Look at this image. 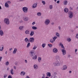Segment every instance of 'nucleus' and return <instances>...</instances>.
Segmentation results:
<instances>
[{
    "label": "nucleus",
    "instance_id": "obj_26",
    "mask_svg": "<svg viewBox=\"0 0 78 78\" xmlns=\"http://www.w3.org/2000/svg\"><path fill=\"white\" fill-rule=\"evenodd\" d=\"M64 11L65 12H67L69 11V10L67 8H65L64 9Z\"/></svg>",
    "mask_w": 78,
    "mask_h": 78
},
{
    "label": "nucleus",
    "instance_id": "obj_9",
    "mask_svg": "<svg viewBox=\"0 0 78 78\" xmlns=\"http://www.w3.org/2000/svg\"><path fill=\"white\" fill-rule=\"evenodd\" d=\"M34 41V38L33 37H31L29 39V42H31V43H33Z\"/></svg>",
    "mask_w": 78,
    "mask_h": 78
},
{
    "label": "nucleus",
    "instance_id": "obj_12",
    "mask_svg": "<svg viewBox=\"0 0 78 78\" xmlns=\"http://www.w3.org/2000/svg\"><path fill=\"white\" fill-rule=\"evenodd\" d=\"M4 36V33L2 30H0V36Z\"/></svg>",
    "mask_w": 78,
    "mask_h": 78
},
{
    "label": "nucleus",
    "instance_id": "obj_33",
    "mask_svg": "<svg viewBox=\"0 0 78 78\" xmlns=\"http://www.w3.org/2000/svg\"><path fill=\"white\" fill-rule=\"evenodd\" d=\"M30 46V43H28L27 45V47L28 48Z\"/></svg>",
    "mask_w": 78,
    "mask_h": 78
},
{
    "label": "nucleus",
    "instance_id": "obj_1",
    "mask_svg": "<svg viewBox=\"0 0 78 78\" xmlns=\"http://www.w3.org/2000/svg\"><path fill=\"white\" fill-rule=\"evenodd\" d=\"M56 61L53 63V64L56 66H60L62 63L60 60V57L59 55H56L55 57Z\"/></svg>",
    "mask_w": 78,
    "mask_h": 78
},
{
    "label": "nucleus",
    "instance_id": "obj_37",
    "mask_svg": "<svg viewBox=\"0 0 78 78\" xmlns=\"http://www.w3.org/2000/svg\"><path fill=\"white\" fill-rule=\"evenodd\" d=\"M7 75H8L7 74H4V75L3 78H6V77H7Z\"/></svg>",
    "mask_w": 78,
    "mask_h": 78
},
{
    "label": "nucleus",
    "instance_id": "obj_13",
    "mask_svg": "<svg viewBox=\"0 0 78 78\" xmlns=\"http://www.w3.org/2000/svg\"><path fill=\"white\" fill-rule=\"evenodd\" d=\"M25 41L26 42V43H28L30 42V40L28 39V38L27 37L25 38L24 39Z\"/></svg>",
    "mask_w": 78,
    "mask_h": 78
},
{
    "label": "nucleus",
    "instance_id": "obj_21",
    "mask_svg": "<svg viewBox=\"0 0 78 78\" xmlns=\"http://www.w3.org/2000/svg\"><path fill=\"white\" fill-rule=\"evenodd\" d=\"M47 76L49 77H50L51 76V73L50 72H47L46 74Z\"/></svg>",
    "mask_w": 78,
    "mask_h": 78
},
{
    "label": "nucleus",
    "instance_id": "obj_19",
    "mask_svg": "<svg viewBox=\"0 0 78 78\" xmlns=\"http://www.w3.org/2000/svg\"><path fill=\"white\" fill-rule=\"evenodd\" d=\"M25 33L26 34H30V31L29 30H27L25 31Z\"/></svg>",
    "mask_w": 78,
    "mask_h": 78
},
{
    "label": "nucleus",
    "instance_id": "obj_15",
    "mask_svg": "<svg viewBox=\"0 0 78 78\" xmlns=\"http://www.w3.org/2000/svg\"><path fill=\"white\" fill-rule=\"evenodd\" d=\"M4 48L3 45H2L0 47V51H3V50Z\"/></svg>",
    "mask_w": 78,
    "mask_h": 78
},
{
    "label": "nucleus",
    "instance_id": "obj_27",
    "mask_svg": "<svg viewBox=\"0 0 78 78\" xmlns=\"http://www.w3.org/2000/svg\"><path fill=\"white\" fill-rule=\"evenodd\" d=\"M37 16H41V15H42V13H41V12H38L37 13Z\"/></svg>",
    "mask_w": 78,
    "mask_h": 78
},
{
    "label": "nucleus",
    "instance_id": "obj_14",
    "mask_svg": "<svg viewBox=\"0 0 78 78\" xmlns=\"http://www.w3.org/2000/svg\"><path fill=\"white\" fill-rule=\"evenodd\" d=\"M34 67L35 70H36V69H38V66L36 64L34 65Z\"/></svg>",
    "mask_w": 78,
    "mask_h": 78
},
{
    "label": "nucleus",
    "instance_id": "obj_3",
    "mask_svg": "<svg viewBox=\"0 0 78 78\" xmlns=\"http://www.w3.org/2000/svg\"><path fill=\"white\" fill-rule=\"evenodd\" d=\"M68 17L70 19H72L73 16V13L72 12L69 11L68 12Z\"/></svg>",
    "mask_w": 78,
    "mask_h": 78
},
{
    "label": "nucleus",
    "instance_id": "obj_42",
    "mask_svg": "<svg viewBox=\"0 0 78 78\" xmlns=\"http://www.w3.org/2000/svg\"><path fill=\"white\" fill-rule=\"evenodd\" d=\"M7 3H8V4H11V2H10V1H8L6 2Z\"/></svg>",
    "mask_w": 78,
    "mask_h": 78
},
{
    "label": "nucleus",
    "instance_id": "obj_11",
    "mask_svg": "<svg viewBox=\"0 0 78 78\" xmlns=\"http://www.w3.org/2000/svg\"><path fill=\"white\" fill-rule=\"evenodd\" d=\"M67 69V66L66 65H63L62 68V70H66Z\"/></svg>",
    "mask_w": 78,
    "mask_h": 78
},
{
    "label": "nucleus",
    "instance_id": "obj_54",
    "mask_svg": "<svg viewBox=\"0 0 78 78\" xmlns=\"http://www.w3.org/2000/svg\"><path fill=\"white\" fill-rule=\"evenodd\" d=\"M59 2H60V1H57V3L58 4V3H59Z\"/></svg>",
    "mask_w": 78,
    "mask_h": 78
},
{
    "label": "nucleus",
    "instance_id": "obj_56",
    "mask_svg": "<svg viewBox=\"0 0 78 78\" xmlns=\"http://www.w3.org/2000/svg\"><path fill=\"white\" fill-rule=\"evenodd\" d=\"M25 63H27V62H28L27 61V60H25Z\"/></svg>",
    "mask_w": 78,
    "mask_h": 78
},
{
    "label": "nucleus",
    "instance_id": "obj_64",
    "mask_svg": "<svg viewBox=\"0 0 78 78\" xmlns=\"http://www.w3.org/2000/svg\"><path fill=\"white\" fill-rule=\"evenodd\" d=\"M77 9H78V6L76 7Z\"/></svg>",
    "mask_w": 78,
    "mask_h": 78
},
{
    "label": "nucleus",
    "instance_id": "obj_31",
    "mask_svg": "<svg viewBox=\"0 0 78 78\" xmlns=\"http://www.w3.org/2000/svg\"><path fill=\"white\" fill-rule=\"evenodd\" d=\"M45 45H46V44L45 43H43L42 44V46L43 48H44L45 47Z\"/></svg>",
    "mask_w": 78,
    "mask_h": 78
},
{
    "label": "nucleus",
    "instance_id": "obj_6",
    "mask_svg": "<svg viewBox=\"0 0 78 78\" xmlns=\"http://www.w3.org/2000/svg\"><path fill=\"white\" fill-rule=\"evenodd\" d=\"M50 22L49 19H46L44 23L46 25H49Z\"/></svg>",
    "mask_w": 78,
    "mask_h": 78
},
{
    "label": "nucleus",
    "instance_id": "obj_28",
    "mask_svg": "<svg viewBox=\"0 0 78 78\" xmlns=\"http://www.w3.org/2000/svg\"><path fill=\"white\" fill-rule=\"evenodd\" d=\"M21 75H22V74H23V76L25 75V73L23 71H22L21 72Z\"/></svg>",
    "mask_w": 78,
    "mask_h": 78
},
{
    "label": "nucleus",
    "instance_id": "obj_29",
    "mask_svg": "<svg viewBox=\"0 0 78 78\" xmlns=\"http://www.w3.org/2000/svg\"><path fill=\"white\" fill-rule=\"evenodd\" d=\"M38 62H41V57H39L38 58Z\"/></svg>",
    "mask_w": 78,
    "mask_h": 78
},
{
    "label": "nucleus",
    "instance_id": "obj_53",
    "mask_svg": "<svg viewBox=\"0 0 78 78\" xmlns=\"http://www.w3.org/2000/svg\"><path fill=\"white\" fill-rule=\"evenodd\" d=\"M13 68L15 70H16V66H14Z\"/></svg>",
    "mask_w": 78,
    "mask_h": 78
},
{
    "label": "nucleus",
    "instance_id": "obj_62",
    "mask_svg": "<svg viewBox=\"0 0 78 78\" xmlns=\"http://www.w3.org/2000/svg\"><path fill=\"white\" fill-rule=\"evenodd\" d=\"M69 72V73H72V71H70Z\"/></svg>",
    "mask_w": 78,
    "mask_h": 78
},
{
    "label": "nucleus",
    "instance_id": "obj_63",
    "mask_svg": "<svg viewBox=\"0 0 78 78\" xmlns=\"http://www.w3.org/2000/svg\"><path fill=\"white\" fill-rule=\"evenodd\" d=\"M9 68H7V70L8 71L9 70Z\"/></svg>",
    "mask_w": 78,
    "mask_h": 78
},
{
    "label": "nucleus",
    "instance_id": "obj_24",
    "mask_svg": "<svg viewBox=\"0 0 78 78\" xmlns=\"http://www.w3.org/2000/svg\"><path fill=\"white\" fill-rule=\"evenodd\" d=\"M68 3V1H65L63 2L64 5H67V3Z\"/></svg>",
    "mask_w": 78,
    "mask_h": 78
},
{
    "label": "nucleus",
    "instance_id": "obj_61",
    "mask_svg": "<svg viewBox=\"0 0 78 78\" xmlns=\"http://www.w3.org/2000/svg\"><path fill=\"white\" fill-rule=\"evenodd\" d=\"M44 77H45V75H44V74H43V76H42V78H43V77H44Z\"/></svg>",
    "mask_w": 78,
    "mask_h": 78
},
{
    "label": "nucleus",
    "instance_id": "obj_22",
    "mask_svg": "<svg viewBox=\"0 0 78 78\" xmlns=\"http://www.w3.org/2000/svg\"><path fill=\"white\" fill-rule=\"evenodd\" d=\"M5 6L6 8H9V5L7 2L5 3Z\"/></svg>",
    "mask_w": 78,
    "mask_h": 78
},
{
    "label": "nucleus",
    "instance_id": "obj_58",
    "mask_svg": "<svg viewBox=\"0 0 78 78\" xmlns=\"http://www.w3.org/2000/svg\"><path fill=\"white\" fill-rule=\"evenodd\" d=\"M77 50H78V49H75V52H76V51H77Z\"/></svg>",
    "mask_w": 78,
    "mask_h": 78
},
{
    "label": "nucleus",
    "instance_id": "obj_48",
    "mask_svg": "<svg viewBox=\"0 0 78 78\" xmlns=\"http://www.w3.org/2000/svg\"><path fill=\"white\" fill-rule=\"evenodd\" d=\"M58 28L59 30H61V26H58Z\"/></svg>",
    "mask_w": 78,
    "mask_h": 78
},
{
    "label": "nucleus",
    "instance_id": "obj_59",
    "mask_svg": "<svg viewBox=\"0 0 78 78\" xmlns=\"http://www.w3.org/2000/svg\"><path fill=\"white\" fill-rule=\"evenodd\" d=\"M24 0H19V2H23Z\"/></svg>",
    "mask_w": 78,
    "mask_h": 78
},
{
    "label": "nucleus",
    "instance_id": "obj_51",
    "mask_svg": "<svg viewBox=\"0 0 78 78\" xmlns=\"http://www.w3.org/2000/svg\"><path fill=\"white\" fill-rule=\"evenodd\" d=\"M70 9V10H73V8L70 7L69 8Z\"/></svg>",
    "mask_w": 78,
    "mask_h": 78
},
{
    "label": "nucleus",
    "instance_id": "obj_41",
    "mask_svg": "<svg viewBox=\"0 0 78 78\" xmlns=\"http://www.w3.org/2000/svg\"><path fill=\"white\" fill-rule=\"evenodd\" d=\"M5 65L6 66H8L9 65V62L7 61L5 63Z\"/></svg>",
    "mask_w": 78,
    "mask_h": 78
},
{
    "label": "nucleus",
    "instance_id": "obj_4",
    "mask_svg": "<svg viewBox=\"0 0 78 78\" xmlns=\"http://www.w3.org/2000/svg\"><path fill=\"white\" fill-rule=\"evenodd\" d=\"M4 22L5 23L6 25H9V20L8 18H5L4 20Z\"/></svg>",
    "mask_w": 78,
    "mask_h": 78
},
{
    "label": "nucleus",
    "instance_id": "obj_30",
    "mask_svg": "<svg viewBox=\"0 0 78 78\" xmlns=\"http://www.w3.org/2000/svg\"><path fill=\"white\" fill-rule=\"evenodd\" d=\"M32 29L34 30H37V27L33 26L32 27Z\"/></svg>",
    "mask_w": 78,
    "mask_h": 78
},
{
    "label": "nucleus",
    "instance_id": "obj_34",
    "mask_svg": "<svg viewBox=\"0 0 78 78\" xmlns=\"http://www.w3.org/2000/svg\"><path fill=\"white\" fill-rule=\"evenodd\" d=\"M50 41L51 43H53L54 42V41L53 40V39H51Z\"/></svg>",
    "mask_w": 78,
    "mask_h": 78
},
{
    "label": "nucleus",
    "instance_id": "obj_43",
    "mask_svg": "<svg viewBox=\"0 0 78 78\" xmlns=\"http://www.w3.org/2000/svg\"><path fill=\"white\" fill-rule=\"evenodd\" d=\"M36 48H37V47L35 45L34 47L33 48V50H36Z\"/></svg>",
    "mask_w": 78,
    "mask_h": 78
},
{
    "label": "nucleus",
    "instance_id": "obj_5",
    "mask_svg": "<svg viewBox=\"0 0 78 78\" xmlns=\"http://www.w3.org/2000/svg\"><path fill=\"white\" fill-rule=\"evenodd\" d=\"M22 9L24 13H27L28 12V8L27 7H23Z\"/></svg>",
    "mask_w": 78,
    "mask_h": 78
},
{
    "label": "nucleus",
    "instance_id": "obj_8",
    "mask_svg": "<svg viewBox=\"0 0 78 78\" xmlns=\"http://www.w3.org/2000/svg\"><path fill=\"white\" fill-rule=\"evenodd\" d=\"M37 3H35L33 4L32 6V7L33 9H34L37 7Z\"/></svg>",
    "mask_w": 78,
    "mask_h": 78
},
{
    "label": "nucleus",
    "instance_id": "obj_16",
    "mask_svg": "<svg viewBox=\"0 0 78 78\" xmlns=\"http://www.w3.org/2000/svg\"><path fill=\"white\" fill-rule=\"evenodd\" d=\"M23 20H24V21H28V18L27 17H23Z\"/></svg>",
    "mask_w": 78,
    "mask_h": 78
},
{
    "label": "nucleus",
    "instance_id": "obj_52",
    "mask_svg": "<svg viewBox=\"0 0 78 78\" xmlns=\"http://www.w3.org/2000/svg\"><path fill=\"white\" fill-rule=\"evenodd\" d=\"M17 64H18V63L17 62H16L15 63V64L16 65V66H17Z\"/></svg>",
    "mask_w": 78,
    "mask_h": 78
},
{
    "label": "nucleus",
    "instance_id": "obj_35",
    "mask_svg": "<svg viewBox=\"0 0 78 78\" xmlns=\"http://www.w3.org/2000/svg\"><path fill=\"white\" fill-rule=\"evenodd\" d=\"M19 29L20 30H22L23 29V26H20L19 27Z\"/></svg>",
    "mask_w": 78,
    "mask_h": 78
},
{
    "label": "nucleus",
    "instance_id": "obj_20",
    "mask_svg": "<svg viewBox=\"0 0 78 78\" xmlns=\"http://www.w3.org/2000/svg\"><path fill=\"white\" fill-rule=\"evenodd\" d=\"M34 31H31L30 33V35L31 36H33V35H34Z\"/></svg>",
    "mask_w": 78,
    "mask_h": 78
},
{
    "label": "nucleus",
    "instance_id": "obj_23",
    "mask_svg": "<svg viewBox=\"0 0 78 78\" xmlns=\"http://www.w3.org/2000/svg\"><path fill=\"white\" fill-rule=\"evenodd\" d=\"M58 38V37L55 36L54 37H52L53 40L55 42L56 41V39Z\"/></svg>",
    "mask_w": 78,
    "mask_h": 78
},
{
    "label": "nucleus",
    "instance_id": "obj_47",
    "mask_svg": "<svg viewBox=\"0 0 78 78\" xmlns=\"http://www.w3.org/2000/svg\"><path fill=\"white\" fill-rule=\"evenodd\" d=\"M8 78H12V76L10 75H9L8 76Z\"/></svg>",
    "mask_w": 78,
    "mask_h": 78
},
{
    "label": "nucleus",
    "instance_id": "obj_44",
    "mask_svg": "<svg viewBox=\"0 0 78 78\" xmlns=\"http://www.w3.org/2000/svg\"><path fill=\"white\" fill-rule=\"evenodd\" d=\"M48 46L50 47H52V44H48Z\"/></svg>",
    "mask_w": 78,
    "mask_h": 78
},
{
    "label": "nucleus",
    "instance_id": "obj_39",
    "mask_svg": "<svg viewBox=\"0 0 78 78\" xmlns=\"http://www.w3.org/2000/svg\"><path fill=\"white\" fill-rule=\"evenodd\" d=\"M56 36H58V37H59L60 36H59V33L58 32L56 33Z\"/></svg>",
    "mask_w": 78,
    "mask_h": 78
},
{
    "label": "nucleus",
    "instance_id": "obj_2",
    "mask_svg": "<svg viewBox=\"0 0 78 78\" xmlns=\"http://www.w3.org/2000/svg\"><path fill=\"white\" fill-rule=\"evenodd\" d=\"M35 54L36 53H35L34 50H32L29 52V55L30 56L32 57V59L34 60H36L37 59V55H35Z\"/></svg>",
    "mask_w": 78,
    "mask_h": 78
},
{
    "label": "nucleus",
    "instance_id": "obj_7",
    "mask_svg": "<svg viewBox=\"0 0 78 78\" xmlns=\"http://www.w3.org/2000/svg\"><path fill=\"white\" fill-rule=\"evenodd\" d=\"M52 51L54 53H58V50L57 48H54L53 49Z\"/></svg>",
    "mask_w": 78,
    "mask_h": 78
},
{
    "label": "nucleus",
    "instance_id": "obj_17",
    "mask_svg": "<svg viewBox=\"0 0 78 78\" xmlns=\"http://www.w3.org/2000/svg\"><path fill=\"white\" fill-rule=\"evenodd\" d=\"M68 58H69V59H70V60H71V59H73V57L72 56L70 55H68Z\"/></svg>",
    "mask_w": 78,
    "mask_h": 78
},
{
    "label": "nucleus",
    "instance_id": "obj_38",
    "mask_svg": "<svg viewBox=\"0 0 78 78\" xmlns=\"http://www.w3.org/2000/svg\"><path fill=\"white\" fill-rule=\"evenodd\" d=\"M42 3H43V5H45V2L44 1H42Z\"/></svg>",
    "mask_w": 78,
    "mask_h": 78
},
{
    "label": "nucleus",
    "instance_id": "obj_10",
    "mask_svg": "<svg viewBox=\"0 0 78 78\" xmlns=\"http://www.w3.org/2000/svg\"><path fill=\"white\" fill-rule=\"evenodd\" d=\"M62 52L63 55H65L66 54V51L65 50V48H64V49L62 50Z\"/></svg>",
    "mask_w": 78,
    "mask_h": 78
},
{
    "label": "nucleus",
    "instance_id": "obj_55",
    "mask_svg": "<svg viewBox=\"0 0 78 78\" xmlns=\"http://www.w3.org/2000/svg\"><path fill=\"white\" fill-rule=\"evenodd\" d=\"M20 23H22V22H23V21H22V20H21L20 21Z\"/></svg>",
    "mask_w": 78,
    "mask_h": 78
},
{
    "label": "nucleus",
    "instance_id": "obj_32",
    "mask_svg": "<svg viewBox=\"0 0 78 78\" xmlns=\"http://www.w3.org/2000/svg\"><path fill=\"white\" fill-rule=\"evenodd\" d=\"M67 41H68V42H70V41H71V39L70 38H68L67 39Z\"/></svg>",
    "mask_w": 78,
    "mask_h": 78
},
{
    "label": "nucleus",
    "instance_id": "obj_60",
    "mask_svg": "<svg viewBox=\"0 0 78 78\" xmlns=\"http://www.w3.org/2000/svg\"><path fill=\"white\" fill-rule=\"evenodd\" d=\"M26 78H30V77L28 76H26Z\"/></svg>",
    "mask_w": 78,
    "mask_h": 78
},
{
    "label": "nucleus",
    "instance_id": "obj_46",
    "mask_svg": "<svg viewBox=\"0 0 78 78\" xmlns=\"http://www.w3.org/2000/svg\"><path fill=\"white\" fill-rule=\"evenodd\" d=\"M76 37L77 39H78V34H76Z\"/></svg>",
    "mask_w": 78,
    "mask_h": 78
},
{
    "label": "nucleus",
    "instance_id": "obj_25",
    "mask_svg": "<svg viewBox=\"0 0 78 78\" xmlns=\"http://www.w3.org/2000/svg\"><path fill=\"white\" fill-rule=\"evenodd\" d=\"M60 45H61V48H62L63 49H64V48H64V45H63V44H62V43H61L60 44Z\"/></svg>",
    "mask_w": 78,
    "mask_h": 78
},
{
    "label": "nucleus",
    "instance_id": "obj_49",
    "mask_svg": "<svg viewBox=\"0 0 78 78\" xmlns=\"http://www.w3.org/2000/svg\"><path fill=\"white\" fill-rule=\"evenodd\" d=\"M54 24H55V23H54L53 22H52L51 23V25H54Z\"/></svg>",
    "mask_w": 78,
    "mask_h": 78
},
{
    "label": "nucleus",
    "instance_id": "obj_36",
    "mask_svg": "<svg viewBox=\"0 0 78 78\" xmlns=\"http://www.w3.org/2000/svg\"><path fill=\"white\" fill-rule=\"evenodd\" d=\"M10 73L12 75H14V73H13V70L12 69L10 71Z\"/></svg>",
    "mask_w": 78,
    "mask_h": 78
},
{
    "label": "nucleus",
    "instance_id": "obj_45",
    "mask_svg": "<svg viewBox=\"0 0 78 78\" xmlns=\"http://www.w3.org/2000/svg\"><path fill=\"white\" fill-rule=\"evenodd\" d=\"M53 75L54 76H56L57 75V73L55 72L54 73Z\"/></svg>",
    "mask_w": 78,
    "mask_h": 78
},
{
    "label": "nucleus",
    "instance_id": "obj_50",
    "mask_svg": "<svg viewBox=\"0 0 78 78\" xmlns=\"http://www.w3.org/2000/svg\"><path fill=\"white\" fill-rule=\"evenodd\" d=\"M35 23H35V22H33V23H32V25H34Z\"/></svg>",
    "mask_w": 78,
    "mask_h": 78
},
{
    "label": "nucleus",
    "instance_id": "obj_18",
    "mask_svg": "<svg viewBox=\"0 0 78 78\" xmlns=\"http://www.w3.org/2000/svg\"><path fill=\"white\" fill-rule=\"evenodd\" d=\"M17 48H14V50L13 51V54H16V52H17Z\"/></svg>",
    "mask_w": 78,
    "mask_h": 78
},
{
    "label": "nucleus",
    "instance_id": "obj_57",
    "mask_svg": "<svg viewBox=\"0 0 78 78\" xmlns=\"http://www.w3.org/2000/svg\"><path fill=\"white\" fill-rule=\"evenodd\" d=\"M2 57H0V61H1V60H2Z\"/></svg>",
    "mask_w": 78,
    "mask_h": 78
},
{
    "label": "nucleus",
    "instance_id": "obj_40",
    "mask_svg": "<svg viewBox=\"0 0 78 78\" xmlns=\"http://www.w3.org/2000/svg\"><path fill=\"white\" fill-rule=\"evenodd\" d=\"M49 8L50 9H51L53 8V6L51 5H50L49 6Z\"/></svg>",
    "mask_w": 78,
    "mask_h": 78
}]
</instances>
